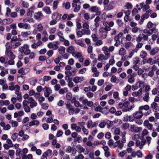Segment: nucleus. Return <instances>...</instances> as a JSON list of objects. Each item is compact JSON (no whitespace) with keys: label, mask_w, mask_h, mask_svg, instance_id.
Listing matches in <instances>:
<instances>
[{"label":"nucleus","mask_w":159,"mask_h":159,"mask_svg":"<svg viewBox=\"0 0 159 159\" xmlns=\"http://www.w3.org/2000/svg\"><path fill=\"white\" fill-rule=\"evenodd\" d=\"M104 27L100 28L99 30V32L103 39H105L107 36L108 32L111 30V27H112L114 25L113 21H106L103 23Z\"/></svg>","instance_id":"obj_1"},{"label":"nucleus","mask_w":159,"mask_h":159,"mask_svg":"<svg viewBox=\"0 0 159 159\" xmlns=\"http://www.w3.org/2000/svg\"><path fill=\"white\" fill-rule=\"evenodd\" d=\"M19 51L22 53H24L25 55L29 54L30 50L29 48V46L27 44H25L19 48Z\"/></svg>","instance_id":"obj_2"},{"label":"nucleus","mask_w":159,"mask_h":159,"mask_svg":"<svg viewBox=\"0 0 159 159\" xmlns=\"http://www.w3.org/2000/svg\"><path fill=\"white\" fill-rule=\"evenodd\" d=\"M61 15H60L59 13H53L52 15V18L53 20L50 22V25H53L57 23V20H56L57 19L58 17H59V18H61Z\"/></svg>","instance_id":"obj_3"},{"label":"nucleus","mask_w":159,"mask_h":159,"mask_svg":"<svg viewBox=\"0 0 159 159\" xmlns=\"http://www.w3.org/2000/svg\"><path fill=\"white\" fill-rule=\"evenodd\" d=\"M146 142V140L145 139L140 140H136L135 145L139 147V149H142L143 147Z\"/></svg>","instance_id":"obj_4"},{"label":"nucleus","mask_w":159,"mask_h":159,"mask_svg":"<svg viewBox=\"0 0 159 159\" xmlns=\"http://www.w3.org/2000/svg\"><path fill=\"white\" fill-rule=\"evenodd\" d=\"M158 31V29H156V27H153L152 29L148 30L147 29H145L143 30V32L144 34H147L149 35H152V33H156Z\"/></svg>","instance_id":"obj_5"},{"label":"nucleus","mask_w":159,"mask_h":159,"mask_svg":"<svg viewBox=\"0 0 159 159\" xmlns=\"http://www.w3.org/2000/svg\"><path fill=\"white\" fill-rule=\"evenodd\" d=\"M142 128L141 127H139L134 125H131L129 130L132 132L138 133L142 131Z\"/></svg>","instance_id":"obj_6"},{"label":"nucleus","mask_w":159,"mask_h":159,"mask_svg":"<svg viewBox=\"0 0 159 159\" xmlns=\"http://www.w3.org/2000/svg\"><path fill=\"white\" fill-rule=\"evenodd\" d=\"M89 32V30H85V29H82L81 30L76 31V34L78 37H80L85 34L90 35Z\"/></svg>","instance_id":"obj_7"},{"label":"nucleus","mask_w":159,"mask_h":159,"mask_svg":"<svg viewBox=\"0 0 159 159\" xmlns=\"http://www.w3.org/2000/svg\"><path fill=\"white\" fill-rule=\"evenodd\" d=\"M89 11L92 12L96 13L95 15L99 16L101 13V12L99 10V8L97 6H93L90 7Z\"/></svg>","instance_id":"obj_8"},{"label":"nucleus","mask_w":159,"mask_h":159,"mask_svg":"<svg viewBox=\"0 0 159 159\" xmlns=\"http://www.w3.org/2000/svg\"><path fill=\"white\" fill-rule=\"evenodd\" d=\"M28 103H30V107L31 108H33L36 107L37 105V102L32 97H30L28 99Z\"/></svg>","instance_id":"obj_9"},{"label":"nucleus","mask_w":159,"mask_h":159,"mask_svg":"<svg viewBox=\"0 0 159 159\" xmlns=\"http://www.w3.org/2000/svg\"><path fill=\"white\" fill-rule=\"evenodd\" d=\"M18 26L20 28H23L25 30H30V25L27 23L20 22L18 24Z\"/></svg>","instance_id":"obj_10"},{"label":"nucleus","mask_w":159,"mask_h":159,"mask_svg":"<svg viewBox=\"0 0 159 159\" xmlns=\"http://www.w3.org/2000/svg\"><path fill=\"white\" fill-rule=\"evenodd\" d=\"M66 108L68 110L70 115H73L75 109L69 102H67L66 104Z\"/></svg>","instance_id":"obj_11"},{"label":"nucleus","mask_w":159,"mask_h":159,"mask_svg":"<svg viewBox=\"0 0 159 159\" xmlns=\"http://www.w3.org/2000/svg\"><path fill=\"white\" fill-rule=\"evenodd\" d=\"M144 126L149 130H152L153 128V125L149 123L148 120H146L143 122Z\"/></svg>","instance_id":"obj_12"},{"label":"nucleus","mask_w":159,"mask_h":159,"mask_svg":"<svg viewBox=\"0 0 159 159\" xmlns=\"http://www.w3.org/2000/svg\"><path fill=\"white\" fill-rule=\"evenodd\" d=\"M30 70V69L29 68H22L18 71V72L22 75H24L28 73Z\"/></svg>","instance_id":"obj_13"},{"label":"nucleus","mask_w":159,"mask_h":159,"mask_svg":"<svg viewBox=\"0 0 159 159\" xmlns=\"http://www.w3.org/2000/svg\"><path fill=\"white\" fill-rule=\"evenodd\" d=\"M143 113L140 111L136 112L133 114V116L134 118L137 119H140L143 116Z\"/></svg>","instance_id":"obj_14"},{"label":"nucleus","mask_w":159,"mask_h":159,"mask_svg":"<svg viewBox=\"0 0 159 159\" xmlns=\"http://www.w3.org/2000/svg\"><path fill=\"white\" fill-rule=\"evenodd\" d=\"M100 18L99 16H97L94 19V26L95 27V28L93 29V30H96L97 28L99 27V24L98 22L100 21Z\"/></svg>","instance_id":"obj_15"},{"label":"nucleus","mask_w":159,"mask_h":159,"mask_svg":"<svg viewBox=\"0 0 159 159\" xmlns=\"http://www.w3.org/2000/svg\"><path fill=\"white\" fill-rule=\"evenodd\" d=\"M151 107L153 111L155 112H157L159 111V107L158 106L157 104L155 102L151 104Z\"/></svg>","instance_id":"obj_16"},{"label":"nucleus","mask_w":159,"mask_h":159,"mask_svg":"<svg viewBox=\"0 0 159 159\" xmlns=\"http://www.w3.org/2000/svg\"><path fill=\"white\" fill-rule=\"evenodd\" d=\"M6 54L11 60H13L15 58V56L10 50H6Z\"/></svg>","instance_id":"obj_17"},{"label":"nucleus","mask_w":159,"mask_h":159,"mask_svg":"<svg viewBox=\"0 0 159 159\" xmlns=\"http://www.w3.org/2000/svg\"><path fill=\"white\" fill-rule=\"evenodd\" d=\"M84 80V77L83 76H76L73 79V81L76 84L81 83Z\"/></svg>","instance_id":"obj_18"},{"label":"nucleus","mask_w":159,"mask_h":159,"mask_svg":"<svg viewBox=\"0 0 159 159\" xmlns=\"http://www.w3.org/2000/svg\"><path fill=\"white\" fill-rule=\"evenodd\" d=\"M43 90H44V96L46 97H48L52 92V90L49 88L46 87H45Z\"/></svg>","instance_id":"obj_19"},{"label":"nucleus","mask_w":159,"mask_h":159,"mask_svg":"<svg viewBox=\"0 0 159 159\" xmlns=\"http://www.w3.org/2000/svg\"><path fill=\"white\" fill-rule=\"evenodd\" d=\"M142 89L140 88L138 90V91L133 92L132 93V95L134 97L140 96L142 94Z\"/></svg>","instance_id":"obj_20"},{"label":"nucleus","mask_w":159,"mask_h":159,"mask_svg":"<svg viewBox=\"0 0 159 159\" xmlns=\"http://www.w3.org/2000/svg\"><path fill=\"white\" fill-rule=\"evenodd\" d=\"M82 103L84 105H87L89 107H91L93 105V102L92 101H89L87 99H85L82 100Z\"/></svg>","instance_id":"obj_21"},{"label":"nucleus","mask_w":159,"mask_h":159,"mask_svg":"<svg viewBox=\"0 0 159 159\" xmlns=\"http://www.w3.org/2000/svg\"><path fill=\"white\" fill-rule=\"evenodd\" d=\"M89 22L88 21H85L83 22V29H85V30H89V34H91V31L89 30Z\"/></svg>","instance_id":"obj_22"},{"label":"nucleus","mask_w":159,"mask_h":159,"mask_svg":"<svg viewBox=\"0 0 159 159\" xmlns=\"http://www.w3.org/2000/svg\"><path fill=\"white\" fill-rule=\"evenodd\" d=\"M71 128L72 129L75 130L78 132H80L81 131V128L80 127L77 126L75 124H72L71 125Z\"/></svg>","instance_id":"obj_23"},{"label":"nucleus","mask_w":159,"mask_h":159,"mask_svg":"<svg viewBox=\"0 0 159 159\" xmlns=\"http://www.w3.org/2000/svg\"><path fill=\"white\" fill-rule=\"evenodd\" d=\"M102 49L105 55L106 56L109 57L110 56V53L108 47L106 46H104L102 48Z\"/></svg>","instance_id":"obj_24"},{"label":"nucleus","mask_w":159,"mask_h":159,"mask_svg":"<svg viewBox=\"0 0 159 159\" xmlns=\"http://www.w3.org/2000/svg\"><path fill=\"white\" fill-rule=\"evenodd\" d=\"M149 109V107L148 105H145L144 106H142L139 107V109L143 112V110L147 111Z\"/></svg>","instance_id":"obj_25"},{"label":"nucleus","mask_w":159,"mask_h":159,"mask_svg":"<svg viewBox=\"0 0 159 159\" xmlns=\"http://www.w3.org/2000/svg\"><path fill=\"white\" fill-rule=\"evenodd\" d=\"M159 50V48L158 47H156L153 48L150 52L151 55H154L157 53Z\"/></svg>","instance_id":"obj_26"},{"label":"nucleus","mask_w":159,"mask_h":159,"mask_svg":"<svg viewBox=\"0 0 159 159\" xmlns=\"http://www.w3.org/2000/svg\"><path fill=\"white\" fill-rule=\"evenodd\" d=\"M76 148L77 149L78 152L80 153L84 152H85V149L80 145H77Z\"/></svg>","instance_id":"obj_27"},{"label":"nucleus","mask_w":159,"mask_h":159,"mask_svg":"<svg viewBox=\"0 0 159 159\" xmlns=\"http://www.w3.org/2000/svg\"><path fill=\"white\" fill-rule=\"evenodd\" d=\"M43 16V15L42 13L40 12H39L35 13L34 17V19L36 20H39Z\"/></svg>","instance_id":"obj_28"},{"label":"nucleus","mask_w":159,"mask_h":159,"mask_svg":"<svg viewBox=\"0 0 159 159\" xmlns=\"http://www.w3.org/2000/svg\"><path fill=\"white\" fill-rule=\"evenodd\" d=\"M114 2H111L108 6H107L105 7V9L107 10H110L113 9L114 8Z\"/></svg>","instance_id":"obj_29"},{"label":"nucleus","mask_w":159,"mask_h":159,"mask_svg":"<svg viewBox=\"0 0 159 159\" xmlns=\"http://www.w3.org/2000/svg\"><path fill=\"white\" fill-rule=\"evenodd\" d=\"M39 124V122L38 120H33L30 122L29 126L30 127L34 125H38Z\"/></svg>","instance_id":"obj_30"},{"label":"nucleus","mask_w":159,"mask_h":159,"mask_svg":"<svg viewBox=\"0 0 159 159\" xmlns=\"http://www.w3.org/2000/svg\"><path fill=\"white\" fill-rule=\"evenodd\" d=\"M143 39L144 41H148V36L150 35H149L147 34H144L143 32V33L140 34Z\"/></svg>","instance_id":"obj_31"},{"label":"nucleus","mask_w":159,"mask_h":159,"mask_svg":"<svg viewBox=\"0 0 159 159\" xmlns=\"http://www.w3.org/2000/svg\"><path fill=\"white\" fill-rule=\"evenodd\" d=\"M75 42L78 45L84 47V48L86 47L85 44L81 40H75Z\"/></svg>","instance_id":"obj_32"},{"label":"nucleus","mask_w":159,"mask_h":159,"mask_svg":"<svg viewBox=\"0 0 159 159\" xmlns=\"http://www.w3.org/2000/svg\"><path fill=\"white\" fill-rule=\"evenodd\" d=\"M72 7L74 8V11L75 12H78L80 9L81 6L80 5H77V4L72 5Z\"/></svg>","instance_id":"obj_33"},{"label":"nucleus","mask_w":159,"mask_h":159,"mask_svg":"<svg viewBox=\"0 0 159 159\" xmlns=\"http://www.w3.org/2000/svg\"><path fill=\"white\" fill-rule=\"evenodd\" d=\"M108 57L105 56L103 54H99L98 56V59L99 61H101L103 60H106Z\"/></svg>","instance_id":"obj_34"},{"label":"nucleus","mask_w":159,"mask_h":159,"mask_svg":"<svg viewBox=\"0 0 159 159\" xmlns=\"http://www.w3.org/2000/svg\"><path fill=\"white\" fill-rule=\"evenodd\" d=\"M126 53V51L124 48H121L119 51V54L121 56H124Z\"/></svg>","instance_id":"obj_35"},{"label":"nucleus","mask_w":159,"mask_h":159,"mask_svg":"<svg viewBox=\"0 0 159 159\" xmlns=\"http://www.w3.org/2000/svg\"><path fill=\"white\" fill-rule=\"evenodd\" d=\"M149 95V93H145L144 95V96L143 98V99L144 101L146 102H148L149 99H150Z\"/></svg>","instance_id":"obj_36"},{"label":"nucleus","mask_w":159,"mask_h":159,"mask_svg":"<svg viewBox=\"0 0 159 159\" xmlns=\"http://www.w3.org/2000/svg\"><path fill=\"white\" fill-rule=\"evenodd\" d=\"M125 120L127 121L129 120L130 121H133L134 120V118L133 117L131 116H126L125 117H124Z\"/></svg>","instance_id":"obj_37"},{"label":"nucleus","mask_w":159,"mask_h":159,"mask_svg":"<svg viewBox=\"0 0 159 159\" xmlns=\"http://www.w3.org/2000/svg\"><path fill=\"white\" fill-rule=\"evenodd\" d=\"M10 102L7 100L4 101L3 100H0V104L1 106H7L10 104Z\"/></svg>","instance_id":"obj_38"},{"label":"nucleus","mask_w":159,"mask_h":159,"mask_svg":"<svg viewBox=\"0 0 159 159\" xmlns=\"http://www.w3.org/2000/svg\"><path fill=\"white\" fill-rule=\"evenodd\" d=\"M65 48L64 47H60L58 49V52L60 54L63 55L65 52Z\"/></svg>","instance_id":"obj_39"},{"label":"nucleus","mask_w":159,"mask_h":159,"mask_svg":"<svg viewBox=\"0 0 159 159\" xmlns=\"http://www.w3.org/2000/svg\"><path fill=\"white\" fill-rule=\"evenodd\" d=\"M75 48L73 46H69L67 50V52L70 53H71L75 52Z\"/></svg>","instance_id":"obj_40"},{"label":"nucleus","mask_w":159,"mask_h":159,"mask_svg":"<svg viewBox=\"0 0 159 159\" xmlns=\"http://www.w3.org/2000/svg\"><path fill=\"white\" fill-rule=\"evenodd\" d=\"M143 45V44L142 43H138L136 46V48L135 49V50L136 52H137L138 49L141 48Z\"/></svg>","instance_id":"obj_41"},{"label":"nucleus","mask_w":159,"mask_h":159,"mask_svg":"<svg viewBox=\"0 0 159 159\" xmlns=\"http://www.w3.org/2000/svg\"><path fill=\"white\" fill-rule=\"evenodd\" d=\"M43 10L44 11L48 14H50L51 13L50 8L48 7H45L43 9Z\"/></svg>","instance_id":"obj_42"},{"label":"nucleus","mask_w":159,"mask_h":159,"mask_svg":"<svg viewBox=\"0 0 159 159\" xmlns=\"http://www.w3.org/2000/svg\"><path fill=\"white\" fill-rule=\"evenodd\" d=\"M52 151L50 149H48L46 152H44L43 154L46 156H50L52 154Z\"/></svg>","instance_id":"obj_43"},{"label":"nucleus","mask_w":159,"mask_h":159,"mask_svg":"<svg viewBox=\"0 0 159 159\" xmlns=\"http://www.w3.org/2000/svg\"><path fill=\"white\" fill-rule=\"evenodd\" d=\"M33 8L32 7H31L29 8L28 11V12L27 13V15L29 16H32L33 13H34V11L33 10Z\"/></svg>","instance_id":"obj_44"},{"label":"nucleus","mask_w":159,"mask_h":159,"mask_svg":"<svg viewBox=\"0 0 159 159\" xmlns=\"http://www.w3.org/2000/svg\"><path fill=\"white\" fill-rule=\"evenodd\" d=\"M147 55V52L144 51H142L140 52V56L142 58L144 59L146 57Z\"/></svg>","instance_id":"obj_45"},{"label":"nucleus","mask_w":159,"mask_h":159,"mask_svg":"<svg viewBox=\"0 0 159 159\" xmlns=\"http://www.w3.org/2000/svg\"><path fill=\"white\" fill-rule=\"evenodd\" d=\"M124 7L125 9H131L132 7V5L130 3L127 2L125 6Z\"/></svg>","instance_id":"obj_46"},{"label":"nucleus","mask_w":159,"mask_h":159,"mask_svg":"<svg viewBox=\"0 0 159 159\" xmlns=\"http://www.w3.org/2000/svg\"><path fill=\"white\" fill-rule=\"evenodd\" d=\"M129 126V124L127 123L123 124L121 126V128L124 130L126 129Z\"/></svg>","instance_id":"obj_47"},{"label":"nucleus","mask_w":159,"mask_h":159,"mask_svg":"<svg viewBox=\"0 0 159 159\" xmlns=\"http://www.w3.org/2000/svg\"><path fill=\"white\" fill-rule=\"evenodd\" d=\"M125 47L127 49H128L129 48L131 47L133 45V43L130 42L125 43Z\"/></svg>","instance_id":"obj_48"},{"label":"nucleus","mask_w":159,"mask_h":159,"mask_svg":"<svg viewBox=\"0 0 159 159\" xmlns=\"http://www.w3.org/2000/svg\"><path fill=\"white\" fill-rule=\"evenodd\" d=\"M9 123L11 124L12 126L16 127L18 126V122L16 121H15L12 120H11Z\"/></svg>","instance_id":"obj_49"},{"label":"nucleus","mask_w":159,"mask_h":159,"mask_svg":"<svg viewBox=\"0 0 159 159\" xmlns=\"http://www.w3.org/2000/svg\"><path fill=\"white\" fill-rule=\"evenodd\" d=\"M106 123L104 120L102 121L99 123V126L101 128H103L105 126Z\"/></svg>","instance_id":"obj_50"},{"label":"nucleus","mask_w":159,"mask_h":159,"mask_svg":"<svg viewBox=\"0 0 159 159\" xmlns=\"http://www.w3.org/2000/svg\"><path fill=\"white\" fill-rule=\"evenodd\" d=\"M144 4V3L143 2H142L139 3V4H137L136 7L139 10H140L142 8H143Z\"/></svg>","instance_id":"obj_51"},{"label":"nucleus","mask_w":159,"mask_h":159,"mask_svg":"<svg viewBox=\"0 0 159 159\" xmlns=\"http://www.w3.org/2000/svg\"><path fill=\"white\" fill-rule=\"evenodd\" d=\"M63 5L66 9H69L70 7V3L69 2H67L65 3H64L63 4Z\"/></svg>","instance_id":"obj_52"},{"label":"nucleus","mask_w":159,"mask_h":159,"mask_svg":"<svg viewBox=\"0 0 159 159\" xmlns=\"http://www.w3.org/2000/svg\"><path fill=\"white\" fill-rule=\"evenodd\" d=\"M139 61V60L138 57H136L134 58L133 61V62L134 65L137 64Z\"/></svg>","instance_id":"obj_53"},{"label":"nucleus","mask_w":159,"mask_h":159,"mask_svg":"<svg viewBox=\"0 0 159 159\" xmlns=\"http://www.w3.org/2000/svg\"><path fill=\"white\" fill-rule=\"evenodd\" d=\"M93 123V121L92 120H89L88 121L87 124V127L88 128H92V125Z\"/></svg>","instance_id":"obj_54"},{"label":"nucleus","mask_w":159,"mask_h":159,"mask_svg":"<svg viewBox=\"0 0 159 159\" xmlns=\"http://www.w3.org/2000/svg\"><path fill=\"white\" fill-rule=\"evenodd\" d=\"M106 13L103 12L101 16L100 17V19L102 20V21H104L106 20Z\"/></svg>","instance_id":"obj_55"},{"label":"nucleus","mask_w":159,"mask_h":159,"mask_svg":"<svg viewBox=\"0 0 159 159\" xmlns=\"http://www.w3.org/2000/svg\"><path fill=\"white\" fill-rule=\"evenodd\" d=\"M142 38L141 35V34H140L138 36L136 37V40L137 43H140L142 41Z\"/></svg>","instance_id":"obj_56"},{"label":"nucleus","mask_w":159,"mask_h":159,"mask_svg":"<svg viewBox=\"0 0 159 159\" xmlns=\"http://www.w3.org/2000/svg\"><path fill=\"white\" fill-rule=\"evenodd\" d=\"M6 142L8 144L10 145L11 147H13L14 144L12 143V141L11 139H7Z\"/></svg>","instance_id":"obj_57"},{"label":"nucleus","mask_w":159,"mask_h":159,"mask_svg":"<svg viewBox=\"0 0 159 159\" xmlns=\"http://www.w3.org/2000/svg\"><path fill=\"white\" fill-rule=\"evenodd\" d=\"M153 26V24L151 21H149L146 27L148 29L152 28Z\"/></svg>","instance_id":"obj_58"},{"label":"nucleus","mask_w":159,"mask_h":159,"mask_svg":"<svg viewBox=\"0 0 159 159\" xmlns=\"http://www.w3.org/2000/svg\"><path fill=\"white\" fill-rule=\"evenodd\" d=\"M65 74L66 75H68L70 77L71 76H73V74L72 73L71 71L70 70H66L65 71Z\"/></svg>","instance_id":"obj_59"},{"label":"nucleus","mask_w":159,"mask_h":159,"mask_svg":"<svg viewBox=\"0 0 159 159\" xmlns=\"http://www.w3.org/2000/svg\"><path fill=\"white\" fill-rule=\"evenodd\" d=\"M81 128H82V130L84 132V134L87 135H88L89 133V131H88V129H86L85 128V127L83 126H81Z\"/></svg>","instance_id":"obj_60"},{"label":"nucleus","mask_w":159,"mask_h":159,"mask_svg":"<svg viewBox=\"0 0 159 159\" xmlns=\"http://www.w3.org/2000/svg\"><path fill=\"white\" fill-rule=\"evenodd\" d=\"M73 148L71 147L70 146H67L66 149V152L67 153H70L73 149Z\"/></svg>","instance_id":"obj_61"},{"label":"nucleus","mask_w":159,"mask_h":159,"mask_svg":"<svg viewBox=\"0 0 159 159\" xmlns=\"http://www.w3.org/2000/svg\"><path fill=\"white\" fill-rule=\"evenodd\" d=\"M149 17V15L148 13L143 14L141 17L142 20H144L148 18Z\"/></svg>","instance_id":"obj_62"},{"label":"nucleus","mask_w":159,"mask_h":159,"mask_svg":"<svg viewBox=\"0 0 159 159\" xmlns=\"http://www.w3.org/2000/svg\"><path fill=\"white\" fill-rule=\"evenodd\" d=\"M135 81V79L134 78L130 77H129V79L128 80V82L130 84H132L134 83Z\"/></svg>","instance_id":"obj_63"},{"label":"nucleus","mask_w":159,"mask_h":159,"mask_svg":"<svg viewBox=\"0 0 159 159\" xmlns=\"http://www.w3.org/2000/svg\"><path fill=\"white\" fill-rule=\"evenodd\" d=\"M84 156L81 154H79L77 156L75 157L74 159H84Z\"/></svg>","instance_id":"obj_64"}]
</instances>
